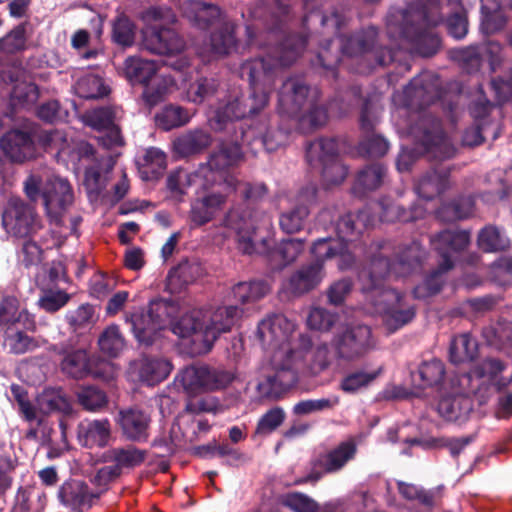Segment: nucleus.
Listing matches in <instances>:
<instances>
[{
  "instance_id": "nucleus-25",
  "label": "nucleus",
  "mask_w": 512,
  "mask_h": 512,
  "mask_svg": "<svg viewBox=\"0 0 512 512\" xmlns=\"http://www.w3.org/2000/svg\"><path fill=\"white\" fill-rule=\"evenodd\" d=\"M101 492L91 491L88 484L77 479L66 480L58 490V499L62 505L73 512H84L99 499Z\"/></svg>"
},
{
  "instance_id": "nucleus-14",
  "label": "nucleus",
  "mask_w": 512,
  "mask_h": 512,
  "mask_svg": "<svg viewBox=\"0 0 512 512\" xmlns=\"http://www.w3.org/2000/svg\"><path fill=\"white\" fill-rule=\"evenodd\" d=\"M78 340L69 337L67 340L54 344L52 352L60 357L59 367L63 374L73 379H83L94 373L93 359L84 347H78Z\"/></svg>"
},
{
  "instance_id": "nucleus-13",
  "label": "nucleus",
  "mask_w": 512,
  "mask_h": 512,
  "mask_svg": "<svg viewBox=\"0 0 512 512\" xmlns=\"http://www.w3.org/2000/svg\"><path fill=\"white\" fill-rule=\"evenodd\" d=\"M332 348L339 361L353 362L371 349V329L367 325H351L338 331L332 338Z\"/></svg>"
},
{
  "instance_id": "nucleus-27",
  "label": "nucleus",
  "mask_w": 512,
  "mask_h": 512,
  "mask_svg": "<svg viewBox=\"0 0 512 512\" xmlns=\"http://www.w3.org/2000/svg\"><path fill=\"white\" fill-rule=\"evenodd\" d=\"M117 423L122 436L134 443H144L150 436L151 417L139 408L120 410Z\"/></svg>"
},
{
  "instance_id": "nucleus-2",
  "label": "nucleus",
  "mask_w": 512,
  "mask_h": 512,
  "mask_svg": "<svg viewBox=\"0 0 512 512\" xmlns=\"http://www.w3.org/2000/svg\"><path fill=\"white\" fill-rule=\"evenodd\" d=\"M443 20L441 0H415L405 9L388 13L386 31L391 40H405L412 53L430 58L442 47V40L434 28Z\"/></svg>"
},
{
  "instance_id": "nucleus-4",
  "label": "nucleus",
  "mask_w": 512,
  "mask_h": 512,
  "mask_svg": "<svg viewBox=\"0 0 512 512\" xmlns=\"http://www.w3.org/2000/svg\"><path fill=\"white\" fill-rule=\"evenodd\" d=\"M23 190L31 202L42 200L52 223L63 224V216L74 201L73 189L67 179L54 176L44 182L40 175L30 174L23 182Z\"/></svg>"
},
{
  "instance_id": "nucleus-19",
  "label": "nucleus",
  "mask_w": 512,
  "mask_h": 512,
  "mask_svg": "<svg viewBox=\"0 0 512 512\" xmlns=\"http://www.w3.org/2000/svg\"><path fill=\"white\" fill-rule=\"evenodd\" d=\"M379 122L378 108L369 99H365L360 112V128L366 136L358 144V152L362 156L378 158L384 156L389 149L388 141L381 135L373 134Z\"/></svg>"
},
{
  "instance_id": "nucleus-60",
  "label": "nucleus",
  "mask_w": 512,
  "mask_h": 512,
  "mask_svg": "<svg viewBox=\"0 0 512 512\" xmlns=\"http://www.w3.org/2000/svg\"><path fill=\"white\" fill-rule=\"evenodd\" d=\"M78 403L87 411H99L108 404L106 393L97 386H81L76 391Z\"/></svg>"
},
{
  "instance_id": "nucleus-63",
  "label": "nucleus",
  "mask_w": 512,
  "mask_h": 512,
  "mask_svg": "<svg viewBox=\"0 0 512 512\" xmlns=\"http://www.w3.org/2000/svg\"><path fill=\"white\" fill-rule=\"evenodd\" d=\"M444 363L439 359L423 361L418 368L420 387L428 388L441 384L445 376Z\"/></svg>"
},
{
  "instance_id": "nucleus-42",
  "label": "nucleus",
  "mask_w": 512,
  "mask_h": 512,
  "mask_svg": "<svg viewBox=\"0 0 512 512\" xmlns=\"http://www.w3.org/2000/svg\"><path fill=\"white\" fill-rule=\"evenodd\" d=\"M381 206L380 220L382 222L393 223V222H414L418 219L424 218L426 209L422 204L414 203L409 209L402 207L401 205L389 200L382 199L379 202Z\"/></svg>"
},
{
  "instance_id": "nucleus-44",
  "label": "nucleus",
  "mask_w": 512,
  "mask_h": 512,
  "mask_svg": "<svg viewBox=\"0 0 512 512\" xmlns=\"http://www.w3.org/2000/svg\"><path fill=\"white\" fill-rule=\"evenodd\" d=\"M225 185L232 191L239 193L246 207L263 201L269 193V188L264 182L239 181L233 176L224 180Z\"/></svg>"
},
{
  "instance_id": "nucleus-16",
  "label": "nucleus",
  "mask_w": 512,
  "mask_h": 512,
  "mask_svg": "<svg viewBox=\"0 0 512 512\" xmlns=\"http://www.w3.org/2000/svg\"><path fill=\"white\" fill-rule=\"evenodd\" d=\"M317 197L318 187L316 184L308 183L302 186L291 202V206L280 213V229L286 234L302 231L310 215L311 207L317 202Z\"/></svg>"
},
{
  "instance_id": "nucleus-15",
  "label": "nucleus",
  "mask_w": 512,
  "mask_h": 512,
  "mask_svg": "<svg viewBox=\"0 0 512 512\" xmlns=\"http://www.w3.org/2000/svg\"><path fill=\"white\" fill-rule=\"evenodd\" d=\"M240 139L256 156L262 148L267 152L276 151L284 144L287 135L279 128H272L268 117L261 116L255 123L240 125Z\"/></svg>"
},
{
  "instance_id": "nucleus-28",
  "label": "nucleus",
  "mask_w": 512,
  "mask_h": 512,
  "mask_svg": "<svg viewBox=\"0 0 512 512\" xmlns=\"http://www.w3.org/2000/svg\"><path fill=\"white\" fill-rule=\"evenodd\" d=\"M325 276L320 262L302 264L288 277L285 289L292 296H303L316 289Z\"/></svg>"
},
{
  "instance_id": "nucleus-8",
  "label": "nucleus",
  "mask_w": 512,
  "mask_h": 512,
  "mask_svg": "<svg viewBox=\"0 0 512 512\" xmlns=\"http://www.w3.org/2000/svg\"><path fill=\"white\" fill-rule=\"evenodd\" d=\"M234 378V373L224 367L191 365L182 369L176 376L175 381L187 393H196L226 388L233 382Z\"/></svg>"
},
{
  "instance_id": "nucleus-24",
  "label": "nucleus",
  "mask_w": 512,
  "mask_h": 512,
  "mask_svg": "<svg viewBox=\"0 0 512 512\" xmlns=\"http://www.w3.org/2000/svg\"><path fill=\"white\" fill-rule=\"evenodd\" d=\"M245 144L240 139V129L233 132L230 140H222L209 153L207 165L211 171L223 172L238 167L245 159Z\"/></svg>"
},
{
  "instance_id": "nucleus-32",
  "label": "nucleus",
  "mask_w": 512,
  "mask_h": 512,
  "mask_svg": "<svg viewBox=\"0 0 512 512\" xmlns=\"http://www.w3.org/2000/svg\"><path fill=\"white\" fill-rule=\"evenodd\" d=\"M450 174L449 165L435 164L418 180L415 188L417 194L425 200H432L443 194L450 187Z\"/></svg>"
},
{
  "instance_id": "nucleus-31",
  "label": "nucleus",
  "mask_w": 512,
  "mask_h": 512,
  "mask_svg": "<svg viewBox=\"0 0 512 512\" xmlns=\"http://www.w3.org/2000/svg\"><path fill=\"white\" fill-rule=\"evenodd\" d=\"M294 324L283 314H273L263 319L257 327V338L263 346L279 347L288 340Z\"/></svg>"
},
{
  "instance_id": "nucleus-20",
  "label": "nucleus",
  "mask_w": 512,
  "mask_h": 512,
  "mask_svg": "<svg viewBox=\"0 0 512 512\" xmlns=\"http://www.w3.org/2000/svg\"><path fill=\"white\" fill-rule=\"evenodd\" d=\"M395 258L390 259L384 252L374 254L367 268L359 273L361 291L366 295V300L382 294L383 290H392L384 285L386 277L392 275L396 277Z\"/></svg>"
},
{
  "instance_id": "nucleus-10",
  "label": "nucleus",
  "mask_w": 512,
  "mask_h": 512,
  "mask_svg": "<svg viewBox=\"0 0 512 512\" xmlns=\"http://www.w3.org/2000/svg\"><path fill=\"white\" fill-rule=\"evenodd\" d=\"M356 453L357 446L353 440L341 442L330 451L313 458L310 462V473L296 479L295 484L316 483L324 474H332L342 470L349 461L355 458Z\"/></svg>"
},
{
  "instance_id": "nucleus-11",
  "label": "nucleus",
  "mask_w": 512,
  "mask_h": 512,
  "mask_svg": "<svg viewBox=\"0 0 512 512\" xmlns=\"http://www.w3.org/2000/svg\"><path fill=\"white\" fill-rule=\"evenodd\" d=\"M382 314L383 323L390 333L410 323L416 316V308L403 302V296L396 290H383L382 294L368 301Z\"/></svg>"
},
{
  "instance_id": "nucleus-17",
  "label": "nucleus",
  "mask_w": 512,
  "mask_h": 512,
  "mask_svg": "<svg viewBox=\"0 0 512 512\" xmlns=\"http://www.w3.org/2000/svg\"><path fill=\"white\" fill-rule=\"evenodd\" d=\"M315 98H319V92L309 86L303 78L289 77L283 81L278 91L279 112L295 118Z\"/></svg>"
},
{
  "instance_id": "nucleus-1",
  "label": "nucleus",
  "mask_w": 512,
  "mask_h": 512,
  "mask_svg": "<svg viewBox=\"0 0 512 512\" xmlns=\"http://www.w3.org/2000/svg\"><path fill=\"white\" fill-rule=\"evenodd\" d=\"M292 1L259 0L251 9V17L262 21L265 26L267 42L261 39L253 25L245 27L247 45L265 49L266 53L242 62L239 75L248 82L251 94L267 97V106L281 69L291 66L308 43L303 33H286L298 19Z\"/></svg>"
},
{
  "instance_id": "nucleus-35",
  "label": "nucleus",
  "mask_w": 512,
  "mask_h": 512,
  "mask_svg": "<svg viewBox=\"0 0 512 512\" xmlns=\"http://www.w3.org/2000/svg\"><path fill=\"white\" fill-rule=\"evenodd\" d=\"M403 94L407 106L424 109L440 98L435 85L423 76L414 77L404 88Z\"/></svg>"
},
{
  "instance_id": "nucleus-57",
  "label": "nucleus",
  "mask_w": 512,
  "mask_h": 512,
  "mask_svg": "<svg viewBox=\"0 0 512 512\" xmlns=\"http://www.w3.org/2000/svg\"><path fill=\"white\" fill-rule=\"evenodd\" d=\"M335 360H338V356L336 350L332 348V342L318 344L311 351L308 364L310 372L319 375L328 370Z\"/></svg>"
},
{
  "instance_id": "nucleus-7",
  "label": "nucleus",
  "mask_w": 512,
  "mask_h": 512,
  "mask_svg": "<svg viewBox=\"0 0 512 512\" xmlns=\"http://www.w3.org/2000/svg\"><path fill=\"white\" fill-rule=\"evenodd\" d=\"M306 160L311 166H321L326 182L338 185L348 175V169L339 161V139L319 137L306 144Z\"/></svg>"
},
{
  "instance_id": "nucleus-26",
  "label": "nucleus",
  "mask_w": 512,
  "mask_h": 512,
  "mask_svg": "<svg viewBox=\"0 0 512 512\" xmlns=\"http://www.w3.org/2000/svg\"><path fill=\"white\" fill-rule=\"evenodd\" d=\"M241 313L242 310L236 305L218 307L211 314L210 320L205 324V328L201 334L203 343L202 352H209L219 335L229 332Z\"/></svg>"
},
{
  "instance_id": "nucleus-53",
  "label": "nucleus",
  "mask_w": 512,
  "mask_h": 512,
  "mask_svg": "<svg viewBox=\"0 0 512 512\" xmlns=\"http://www.w3.org/2000/svg\"><path fill=\"white\" fill-rule=\"evenodd\" d=\"M136 24L124 13L118 15L112 21V42L122 48L134 45L136 38Z\"/></svg>"
},
{
  "instance_id": "nucleus-54",
  "label": "nucleus",
  "mask_w": 512,
  "mask_h": 512,
  "mask_svg": "<svg viewBox=\"0 0 512 512\" xmlns=\"http://www.w3.org/2000/svg\"><path fill=\"white\" fill-rule=\"evenodd\" d=\"M471 410L467 398L459 396H445L437 403V412L447 421H458Z\"/></svg>"
},
{
  "instance_id": "nucleus-12",
  "label": "nucleus",
  "mask_w": 512,
  "mask_h": 512,
  "mask_svg": "<svg viewBox=\"0 0 512 512\" xmlns=\"http://www.w3.org/2000/svg\"><path fill=\"white\" fill-rule=\"evenodd\" d=\"M37 139L35 126L10 129L0 137V150L11 163L23 164L36 158Z\"/></svg>"
},
{
  "instance_id": "nucleus-46",
  "label": "nucleus",
  "mask_w": 512,
  "mask_h": 512,
  "mask_svg": "<svg viewBox=\"0 0 512 512\" xmlns=\"http://www.w3.org/2000/svg\"><path fill=\"white\" fill-rule=\"evenodd\" d=\"M478 353V342L470 333L457 335L451 340L449 359L455 365L473 362Z\"/></svg>"
},
{
  "instance_id": "nucleus-30",
  "label": "nucleus",
  "mask_w": 512,
  "mask_h": 512,
  "mask_svg": "<svg viewBox=\"0 0 512 512\" xmlns=\"http://www.w3.org/2000/svg\"><path fill=\"white\" fill-rule=\"evenodd\" d=\"M373 221L372 214L366 209L342 215L335 225L339 241L351 244L359 241Z\"/></svg>"
},
{
  "instance_id": "nucleus-23",
  "label": "nucleus",
  "mask_w": 512,
  "mask_h": 512,
  "mask_svg": "<svg viewBox=\"0 0 512 512\" xmlns=\"http://www.w3.org/2000/svg\"><path fill=\"white\" fill-rule=\"evenodd\" d=\"M431 244L441 257L442 270L454 267V258L470 244V232L460 229H444L431 237Z\"/></svg>"
},
{
  "instance_id": "nucleus-43",
  "label": "nucleus",
  "mask_w": 512,
  "mask_h": 512,
  "mask_svg": "<svg viewBox=\"0 0 512 512\" xmlns=\"http://www.w3.org/2000/svg\"><path fill=\"white\" fill-rule=\"evenodd\" d=\"M387 168L380 163L367 165L357 174L352 193L363 198L368 192L377 190L384 182Z\"/></svg>"
},
{
  "instance_id": "nucleus-3",
  "label": "nucleus",
  "mask_w": 512,
  "mask_h": 512,
  "mask_svg": "<svg viewBox=\"0 0 512 512\" xmlns=\"http://www.w3.org/2000/svg\"><path fill=\"white\" fill-rule=\"evenodd\" d=\"M331 0H302L303 15L301 24L305 27L310 18H317L323 27H331L340 36V51L348 57L370 56L379 66H387L395 59L393 48L378 43L379 30L375 26L362 28L350 35H340L341 29L347 26L350 18L341 9H332L327 14L324 7Z\"/></svg>"
},
{
  "instance_id": "nucleus-38",
  "label": "nucleus",
  "mask_w": 512,
  "mask_h": 512,
  "mask_svg": "<svg viewBox=\"0 0 512 512\" xmlns=\"http://www.w3.org/2000/svg\"><path fill=\"white\" fill-rule=\"evenodd\" d=\"M298 381V373L290 365H283L276 369L274 375L258 385L261 393L272 399H279Z\"/></svg>"
},
{
  "instance_id": "nucleus-47",
  "label": "nucleus",
  "mask_w": 512,
  "mask_h": 512,
  "mask_svg": "<svg viewBox=\"0 0 512 512\" xmlns=\"http://www.w3.org/2000/svg\"><path fill=\"white\" fill-rule=\"evenodd\" d=\"M205 328L204 315L201 310L193 309L184 313L177 321L172 323V332L180 338L193 336L194 342H202V333Z\"/></svg>"
},
{
  "instance_id": "nucleus-36",
  "label": "nucleus",
  "mask_w": 512,
  "mask_h": 512,
  "mask_svg": "<svg viewBox=\"0 0 512 512\" xmlns=\"http://www.w3.org/2000/svg\"><path fill=\"white\" fill-rule=\"evenodd\" d=\"M226 202V195L213 192L195 199L191 203L189 219L193 226L201 227L212 221Z\"/></svg>"
},
{
  "instance_id": "nucleus-18",
  "label": "nucleus",
  "mask_w": 512,
  "mask_h": 512,
  "mask_svg": "<svg viewBox=\"0 0 512 512\" xmlns=\"http://www.w3.org/2000/svg\"><path fill=\"white\" fill-rule=\"evenodd\" d=\"M2 224L19 238H27L41 229V221L34 208L19 198H11L2 214Z\"/></svg>"
},
{
  "instance_id": "nucleus-34",
  "label": "nucleus",
  "mask_w": 512,
  "mask_h": 512,
  "mask_svg": "<svg viewBox=\"0 0 512 512\" xmlns=\"http://www.w3.org/2000/svg\"><path fill=\"white\" fill-rule=\"evenodd\" d=\"M237 25L234 21L223 19L214 26L209 36L210 52L217 57H227L238 48Z\"/></svg>"
},
{
  "instance_id": "nucleus-33",
  "label": "nucleus",
  "mask_w": 512,
  "mask_h": 512,
  "mask_svg": "<svg viewBox=\"0 0 512 512\" xmlns=\"http://www.w3.org/2000/svg\"><path fill=\"white\" fill-rule=\"evenodd\" d=\"M77 439L85 448H104L111 439V423L107 418L84 420L77 427Z\"/></svg>"
},
{
  "instance_id": "nucleus-64",
  "label": "nucleus",
  "mask_w": 512,
  "mask_h": 512,
  "mask_svg": "<svg viewBox=\"0 0 512 512\" xmlns=\"http://www.w3.org/2000/svg\"><path fill=\"white\" fill-rule=\"evenodd\" d=\"M98 345L102 353L109 357H116L123 350L125 340L119 326H108L99 336Z\"/></svg>"
},
{
  "instance_id": "nucleus-56",
  "label": "nucleus",
  "mask_w": 512,
  "mask_h": 512,
  "mask_svg": "<svg viewBox=\"0 0 512 512\" xmlns=\"http://www.w3.org/2000/svg\"><path fill=\"white\" fill-rule=\"evenodd\" d=\"M269 286L263 280L239 282L232 289L233 298L240 304H246L263 298Z\"/></svg>"
},
{
  "instance_id": "nucleus-50",
  "label": "nucleus",
  "mask_w": 512,
  "mask_h": 512,
  "mask_svg": "<svg viewBox=\"0 0 512 512\" xmlns=\"http://www.w3.org/2000/svg\"><path fill=\"white\" fill-rule=\"evenodd\" d=\"M304 249V241L301 239L289 238L282 240L274 249L269 251L268 257L274 269H282L294 262Z\"/></svg>"
},
{
  "instance_id": "nucleus-9",
  "label": "nucleus",
  "mask_w": 512,
  "mask_h": 512,
  "mask_svg": "<svg viewBox=\"0 0 512 512\" xmlns=\"http://www.w3.org/2000/svg\"><path fill=\"white\" fill-rule=\"evenodd\" d=\"M411 133L422 145L424 153L431 161L442 162L451 159L456 154V148L451 144L438 119L423 116L411 128Z\"/></svg>"
},
{
  "instance_id": "nucleus-55",
  "label": "nucleus",
  "mask_w": 512,
  "mask_h": 512,
  "mask_svg": "<svg viewBox=\"0 0 512 512\" xmlns=\"http://www.w3.org/2000/svg\"><path fill=\"white\" fill-rule=\"evenodd\" d=\"M76 94L83 99H98L107 96L110 92L104 80L94 74H87L76 82Z\"/></svg>"
},
{
  "instance_id": "nucleus-21",
  "label": "nucleus",
  "mask_w": 512,
  "mask_h": 512,
  "mask_svg": "<svg viewBox=\"0 0 512 512\" xmlns=\"http://www.w3.org/2000/svg\"><path fill=\"white\" fill-rule=\"evenodd\" d=\"M224 225L236 233L240 252L247 255L257 252L254 242L256 221L250 207L239 205L231 208L224 218Z\"/></svg>"
},
{
  "instance_id": "nucleus-29",
  "label": "nucleus",
  "mask_w": 512,
  "mask_h": 512,
  "mask_svg": "<svg viewBox=\"0 0 512 512\" xmlns=\"http://www.w3.org/2000/svg\"><path fill=\"white\" fill-rule=\"evenodd\" d=\"M181 11L183 17L200 30L213 28L224 19L217 5L200 0H185L181 4Z\"/></svg>"
},
{
  "instance_id": "nucleus-41",
  "label": "nucleus",
  "mask_w": 512,
  "mask_h": 512,
  "mask_svg": "<svg viewBox=\"0 0 512 512\" xmlns=\"http://www.w3.org/2000/svg\"><path fill=\"white\" fill-rule=\"evenodd\" d=\"M203 267L197 261L182 260L167 276V287L172 293L181 292L203 275Z\"/></svg>"
},
{
  "instance_id": "nucleus-22",
  "label": "nucleus",
  "mask_w": 512,
  "mask_h": 512,
  "mask_svg": "<svg viewBox=\"0 0 512 512\" xmlns=\"http://www.w3.org/2000/svg\"><path fill=\"white\" fill-rule=\"evenodd\" d=\"M142 47L150 53L171 57L184 50L185 41L175 30L155 25L142 30Z\"/></svg>"
},
{
  "instance_id": "nucleus-37",
  "label": "nucleus",
  "mask_w": 512,
  "mask_h": 512,
  "mask_svg": "<svg viewBox=\"0 0 512 512\" xmlns=\"http://www.w3.org/2000/svg\"><path fill=\"white\" fill-rule=\"evenodd\" d=\"M212 135L203 129H193L181 134L173 141V149L179 158H188L203 153L212 144Z\"/></svg>"
},
{
  "instance_id": "nucleus-49",
  "label": "nucleus",
  "mask_w": 512,
  "mask_h": 512,
  "mask_svg": "<svg viewBox=\"0 0 512 512\" xmlns=\"http://www.w3.org/2000/svg\"><path fill=\"white\" fill-rule=\"evenodd\" d=\"M124 72L133 84L147 85L150 81L157 82V67L153 61L139 57H129L125 61Z\"/></svg>"
},
{
  "instance_id": "nucleus-5",
  "label": "nucleus",
  "mask_w": 512,
  "mask_h": 512,
  "mask_svg": "<svg viewBox=\"0 0 512 512\" xmlns=\"http://www.w3.org/2000/svg\"><path fill=\"white\" fill-rule=\"evenodd\" d=\"M177 306L171 299L157 298L149 302L148 309L134 308L125 312V322L137 342L145 347L154 344L159 332L171 323Z\"/></svg>"
},
{
  "instance_id": "nucleus-51",
  "label": "nucleus",
  "mask_w": 512,
  "mask_h": 512,
  "mask_svg": "<svg viewBox=\"0 0 512 512\" xmlns=\"http://www.w3.org/2000/svg\"><path fill=\"white\" fill-rule=\"evenodd\" d=\"M381 368L375 371L357 368L344 375L339 389L346 394H356L368 388L380 375Z\"/></svg>"
},
{
  "instance_id": "nucleus-52",
  "label": "nucleus",
  "mask_w": 512,
  "mask_h": 512,
  "mask_svg": "<svg viewBox=\"0 0 512 512\" xmlns=\"http://www.w3.org/2000/svg\"><path fill=\"white\" fill-rule=\"evenodd\" d=\"M94 308L90 304H82L66 314V321L78 341L83 338L93 325Z\"/></svg>"
},
{
  "instance_id": "nucleus-6",
  "label": "nucleus",
  "mask_w": 512,
  "mask_h": 512,
  "mask_svg": "<svg viewBox=\"0 0 512 512\" xmlns=\"http://www.w3.org/2000/svg\"><path fill=\"white\" fill-rule=\"evenodd\" d=\"M267 106V97L256 96L249 92L248 96H235L220 105L212 118V126L216 131L229 130L230 126L235 131L241 124L255 123L256 115H259Z\"/></svg>"
},
{
  "instance_id": "nucleus-45",
  "label": "nucleus",
  "mask_w": 512,
  "mask_h": 512,
  "mask_svg": "<svg viewBox=\"0 0 512 512\" xmlns=\"http://www.w3.org/2000/svg\"><path fill=\"white\" fill-rule=\"evenodd\" d=\"M477 246L484 253L505 252L511 247V240L502 228L489 224L479 230Z\"/></svg>"
},
{
  "instance_id": "nucleus-39",
  "label": "nucleus",
  "mask_w": 512,
  "mask_h": 512,
  "mask_svg": "<svg viewBox=\"0 0 512 512\" xmlns=\"http://www.w3.org/2000/svg\"><path fill=\"white\" fill-rule=\"evenodd\" d=\"M425 258L426 251L417 241L399 247L395 255L396 277H405L420 269Z\"/></svg>"
},
{
  "instance_id": "nucleus-58",
  "label": "nucleus",
  "mask_w": 512,
  "mask_h": 512,
  "mask_svg": "<svg viewBox=\"0 0 512 512\" xmlns=\"http://www.w3.org/2000/svg\"><path fill=\"white\" fill-rule=\"evenodd\" d=\"M473 210V200L470 197H459L443 204L438 210V216L447 222L468 218Z\"/></svg>"
},
{
  "instance_id": "nucleus-61",
  "label": "nucleus",
  "mask_w": 512,
  "mask_h": 512,
  "mask_svg": "<svg viewBox=\"0 0 512 512\" xmlns=\"http://www.w3.org/2000/svg\"><path fill=\"white\" fill-rule=\"evenodd\" d=\"M189 113L179 105H166L157 115V125L169 131L171 129L185 125L189 121Z\"/></svg>"
},
{
  "instance_id": "nucleus-59",
  "label": "nucleus",
  "mask_w": 512,
  "mask_h": 512,
  "mask_svg": "<svg viewBox=\"0 0 512 512\" xmlns=\"http://www.w3.org/2000/svg\"><path fill=\"white\" fill-rule=\"evenodd\" d=\"M481 30L485 34H493L503 29L508 21L503 10L489 3V0H481Z\"/></svg>"
},
{
  "instance_id": "nucleus-48",
  "label": "nucleus",
  "mask_w": 512,
  "mask_h": 512,
  "mask_svg": "<svg viewBox=\"0 0 512 512\" xmlns=\"http://www.w3.org/2000/svg\"><path fill=\"white\" fill-rule=\"evenodd\" d=\"M171 369L170 362L163 358L144 356L140 360L138 374L142 382L152 386L165 380Z\"/></svg>"
},
{
  "instance_id": "nucleus-62",
  "label": "nucleus",
  "mask_w": 512,
  "mask_h": 512,
  "mask_svg": "<svg viewBox=\"0 0 512 512\" xmlns=\"http://www.w3.org/2000/svg\"><path fill=\"white\" fill-rule=\"evenodd\" d=\"M219 87V81L214 77H200L191 83L187 89L188 101L200 104L213 97Z\"/></svg>"
},
{
  "instance_id": "nucleus-40",
  "label": "nucleus",
  "mask_w": 512,
  "mask_h": 512,
  "mask_svg": "<svg viewBox=\"0 0 512 512\" xmlns=\"http://www.w3.org/2000/svg\"><path fill=\"white\" fill-rule=\"evenodd\" d=\"M147 457V451L134 445L115 447L103 454V461L113 463L122 474L124 469L132 470L142 465Z\"/></svg>"
}]
</instances>
